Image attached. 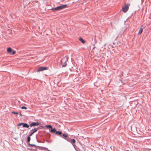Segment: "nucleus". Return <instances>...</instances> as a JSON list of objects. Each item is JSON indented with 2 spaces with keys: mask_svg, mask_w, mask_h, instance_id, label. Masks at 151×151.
<instances>
[{
  "mask_svg": "<svg viewBox=\"0 0 151 151\" xmlns=\"http://www.w3.org/2000/svg\"><path fill=\"white\" fill-rule=\"evenodd\" d=\"M70 142L73 145V146L76 149L75 145H74V144H75L76 143V141L75 139H72L70 141Z\"/></svg>",
  "mask_w": 151,
  "mask_h": 151,
  "instance_id": "6",
  "label": "nucleus"
},
{
  "mask_svg": "<svg viewBox=\"0 0 151 151\" xmlns=\"http://www.w3.org/2000/svg\"><path fill=\"white\" fill-rule=\"evenodd\" d=\"M52 11H56V10H60L59 6H58L55 8H52L51 9Z\"/></svg>",
  "mask_w": 151,
  "mask_h": 151,
  "instance_id": "8",
  "label": "nucleus"
},
{
  "mask_svg": "<svg viewBox=\"0 0 151 151\" xmlns=\"http://www.w3.org/2000/svg\"><path fill=\"white\" fill-rule=\"evenodd\" d=\"M56 131V129L55 128H52H52H51V129L50 131V132L52 133H55Z\"/></svg>",
  "mask_w": 151,
  "mask_h": 151,
  "instance_id": "11",
  "label": "nucleus"
},
{
  "mask_svg": "<svg viewBox=\"0 0 151 151\" xmlns=\"http://www.w3.org/2000/svg\"><path fill=\"white\" fill-rule=\"evenodd\" d=\"M62 138L65 139L68 137V135L65 134H63L62 135L60 136Z\"/></svg>",
  "mask_w": 151,
  "mask_h": 151,
  "instance_id": "10",
  "label": "nucleus"
},
{
  "mask_svg": "<svg viewBox=\"0 0 151 151\" xmlns=\"http://www.w3.org/2000/svg\"><path fill=\"white\" fill-rule=\"evenodd\" d=\"M66 139V140H67L69 142H70V140H69V138H66V139Z\"/></svg>",
  "mask_w": 151,
  "mask_h": 151,
  "instance_id": "27",
  "label": "nucleus"
},
{
  "mask_svg": "<svg viewBox=\"0 0 151 151\" xmlns=\"http://www.w3.org/2000/svg\"><path fill=\"white\" fill-rule=\"evenodd\" d=\"M21 109H27V108L25 106H22L21 107Z\"/></svg>",
  "mask_w": 151,
  "mask_h": 151,
  "instance_id": "24",
  "label": "nucleus"
},
{
  "mask_svg": "<svg viewBox=\"0 0 151 151\" xmlns=\"http://www.w3.org/2000/svg\"><path fill=\"white\" fill-rule=\"evenodd\" d=\"M79 40L83 44L85 43V41L81 37H80Z\"/></svg>",
  "mask_w": 151,
  "mask_h": 151,
  "instance_id": "15",
  "label": "nucleus"
},
{
  "mask_svg": "<svg viewBox=\"0 0 151 151\" xmlns=\"http://www.w3.org/2000/svg\"><path fill=\"white\" fill-rule=\"evenodd\" d=\"M143 0H141V3H142L143 2Z\"/></svg>",
  "mask_w": 151,
  "mask_h": 151,
  "instance_id": "33",
  "label": "nucleus"
},
{
  "mask_svg": "<svg viewBox=\"0 0 151 151\" xmlns=\"http://www.w3.org/2000/svg\"><path fill=\"white\" fill-rule=\"evenodd\" d=\"M143 31V29L142 28H140L138 34H140L142 33Z\"/></svg>",
  "mask_w": 151,
  "mask_h": 151,
  "instance_id": "18",
  "label": "nucleus"
},
{
  "mask_svg": "<svg viewBox=\"0 0 151 151\" xmlns=\"http://www.w3.org/2000/svg\"><path fill=\"white\" fill-rule=\"evenodd\" d=\"M130 4L129 3H127L124 5V6L122 7V10L124 13L126 12L128 10L129 6Z\"/></svg>",
  "mask_w": 151,
  "mask_h": 151,
  "instance_id": "2",
  "label": "nucleus"
},
{
  "mask_svg": "<svg viewBox=\"0 0 151 151\" xmlns=\"http://www.w3.org/2000/svg\"><path fill=\"white\" fill-rule=\"evenodd\" d=\"M68 61L67 58H66L65 57L62 58L60 60V63L61 64H63L62 67H65L67 65V64L66 62Z\"/></svg>",
  "mask_w": 151,
  "mask_h": 151,
  "instance_id": "1",
  "label": "nucleus"
},
{
  "mask_svg": "<svg viewBox=\"0 0 151 151\" xmlns=\"http://www.w3.org/2000/svg\"><path fill=\"white\" fill-rule=\"evenodd\" d=\"M44 142H41V143H44Z\"/></svg>",
  "mask_w": 151,
  "mask_h": 151,
  "instance_id": "35",
  "label": "nucleus"
},
{
  "mask_svg": "<svg viewBox=\"0 0 151 151\" xmlns=\"http://www.w3.org/2000/svg\"><path fill=\"white\" fill-rule=\"evenodd\" d=\"M36 132V129H35V128L32 129L30 131V134H29V136H32V135Z\"/></svg>",
  "mask_w": 151,
  "mask_h": 151,
  "instance_id": "5",
  "label": "nucleus"
},
{
  "mask_svg": "<svg viewBox=\"0 0 151 151\" xmlns=\"http://www.w3.org/2000/svg\"><path fill=\"white\" fill-rule=\"evenodd\" d=\"M12 113L13 114H19V113L17 112H16L14 111H12Z\"/></svg>",
  "mask_w": 151,
  "mask_h": 151,
  "instance_id": "22",
  "label": "nucleus"
},
{
  "mask_svg": "<svg viewBox=\"0 0 151 151\" xmlns=\"http://www.w3.org/2000/svg\"><path fill=\"white\" fill-rule=\"evenodd\" d=\"M48 68L46 67H40L37 70V72L41 71H44L45 70H47L48 69Z\"/></svg>",
  "mask_w": 151,
  "mask_h": 151,
  "instance_id": "4",
  "label": "nucleus"
},
{
  "mask_svg": "<svg viewBox=\"0 0 151 151\" xmlns=\"http://www.w3.org/2000/svg\"><path fill=\"white\" fill-rule=\"evenodd\" d=\"M29 126H30L29 124V125L27 123H24L22 127L29 128Z\"/></svg>",
  "mask_w": 151,
  "mask_h": 151,
  "instance_id": "9",
  "label": "nucleus"
},
{
  "mask_svg": "<svg viewBox=\"0 0 151 151\" xmlns=\"http://www.w3.org/2000/svg\"><path fill=\"white\" fill-rule=\"evenodd\" d=\"M94 48H95V47H94L93 48V49H92V50H93Z\"/></svg>",
  "mask_w": 151,
  "mask_h": 151,
  "instance_id": "34",
  "label": "nucleus"
},
{
  "mask_svg": "<svg viewBox=\"0 0 151 151\" xmlns=\"http://www.w3.org/2000/svg\"><path fill=\"white\" fill-rule=\"evenodd\" d=\"M46 141L48 143H50V141H49L48 140H46Z\"/></svg>",
  "mask_w": 151,
  "mask_h": 151,
  "instance_id": "30",
  "label": "nucleus"
},
{
  "mask_svg": "<svg viewBox=\"0 0 151 151\" xmlns=\"http://www.w3.org/2000/svg\"><path fill=\"white\" fill-rule=\"evenodd\" d=\"M12 50V48L10 47H8L7 48V52L10 53V54H11Z\"/></svg>",
  "mask_w": 151,
  "mask_h": 151,
  "instance_id": "14",
  "label": "nucleus"
},
{
  "mask_svg": "<svg viewBox=\"0 0 151 151\" xmlns=\"http://www.w3.org/2000/svg\"><path fill=\"white\" fill-rule=\"evenodd\" d=\"M45 127L47 128H50V129H51V128H52V126L50 125H46Z\"/></svg>",
  "mask_w": 151,
  "mask_h": 151,
  "instance_id": "19",
  "label": "nucleus"
},
{
  "mask_svg": "<svg viewBox=\"0 0 151 151\" xmlns=\"http://www.w3.org/2000/svg\"><path fill=\"white\" fill-rule=\"evenodd\" d=\"M67 6V5L66 4H63L59 6L60 8V10L62 9H63L66 8Z\"/></svg>",
  "mask_w": 151,
  "mask_h": 151,
  "instance_id": "7",
  "label": "nucleus"
},
{
  "mask_svg": "<svg viewBox=\"0 0 151 151\" xmlns=\"http://www.w3.org/2000/svg\"><path fill=\"white\" fill-rule=\"evenodd\" d=\"M117 44L118 45H119L120 46V45H121V44L120 43V42H118L117 43Z\"/></svg>",
  "mask_w": 151,
  "mask_h": 151,
  "instance_id": "29",
  "label": "nucleus"
},
{
  "mask_svg": "<svg viewBox=\"0 0 151 151\" xmlns=\"http://www.w3.org/2000/svg\"><path fill=\"white\" fill-rule=\"evenodd\" d=\"M48 151H51L50 150H48Z\"/></svg>",
  "mask_w": 151,
  "mask_h": 151,
  "instance_id": "36",
  "label": "nucleus"
},
{
  "mask_svg": "<svg viewBox=\"0 0 151 151\" xmlns=\"http://www.w3.org/2000/svg\"><path fill=\"white\" fill-rule=\"evenodd\" d=\"M55 134L56 135H59L60 136V135H62V132L61 131H56Z\"/></svg>",
  "mask_w": 151,
  "mask_h": 151,
  "instance_id": "12",
  "label": "nucleus"
},
{
  "mask_svg": "<svg viewBox=\"0 0 151 151\" xmlns=\"http://www.w3.org/2000/svg\"><path fill=\"white\" fill-rule=\"evenodd\" d=\"M37 147L39 148V149L41 150H43V147L37 146Z\"/></svg>",
  "mask_w": 151,
  "mask_h": 151,
  "instance_id": "21",
  "label": "nucleus"
},
{
  "mask_svg": "<svg viewBox=\"0 0 151 151\" xmlns=\"http://www.w3.org/2000/svg\"><path fill=\"white\" fill-rule=\"evenodd\" d=\"M50 134L48 133H47L46 134V137L47 138H50Z\"/></svg>",
  "mask_w": 151,
  "mask_h": 151,
  "instance_id": "17",
  "label": "nucleus"
},
{
  "mask_svg": "<svg viewBox=\"0 0 151 151\" xmlns=\"http://www.w3.org/2000/svg\"><path fill=\"white\" fill-rule=\"evenodd\" d=\"M19 115H20V116H21L22 115V114H21V113H20L19 114Z\"/></svg>",
  "mask_w": 151,
  "mask_h": 151,
  "instance_id": "32",
  "label": "nucleus"
},
{
  "mask_svg": "<svg viewBox=\"0 0 151 151\" xmlns=\"http://www.w3.org/2000/svg\"><path fill=\"white\" fill-rule=\"evenodd\" d=\"M31 136H29H29L27 137V144H28L29 143L30 141L31 140V138L30 137Z\"/></svg>",
  "mask_w": 151,
  "mask_h": 151,
  "instance_id": "13",
  "label": "nucleus"
},
{
  "mask_svg": "<svg viewBox=\"0 0 151 151\" xmlns=\"http://www.w3.org/2000/svg\"><path fill=\"white\" fill-rule=\"evenodd\" d=\"M23 122H21L17 124L18 126H21L22 125L23 126Z\"/></svg>",
  "mask_w": 151,
  "mask_h": 151,
  "instance_id": "23",
  "label": "nucleus"
},
{
  "mask_svg": "<svg viewBox=\"0 0 151 151\" xmlns=\"http://www.w3.org/2000/svg\"><path fill=\"white\" fill-rule=\"evenodd\" d=\"M36 139H37V142H39V143H40V142H40V141H39V140H38L37 139V136H36Z\"/></svg>",
  "mask_w": 151,
  "mask_h": 151,
  "instance_id": "28",
  "label": "nucleus"
},
{
  "mask_svg": "<svg viewBox=\"0 0 151 151\" xmlns=\"http://www.w3.org/2000/svg\"><path fill=\"white\" fill-rule=\"evenodd\" d=\"M16 53V51L13 50V51L12 50V52L11 53V54H12V55H14Z\"/></svg>",
  "mask_w": 151,
  "mask_h": 151,
  "instance_id": "25",
  "label": "nucleus"
},
{
  "mask_svg": "<svg viewBox=\"0 0 151 151\" xmlns=\"http://www.w3.org/2000/svg\"><path fill=\"white\" fill-rule=\"evenodd\" d=\"M40 124V123L38 122H32V123L29 124L30 126L31 127L37 126Z\"/></svg>",
  "mask_w": 151,
  "mask_h": 151,
  "instance_id": "3",
  "label": "nucleus"
},
{
  "mask_svg": "<svg viewBox=\"0 0 151 151\" xmlns=\"http://www.w3.org/2000/svg\"><path fill=\"white\" fill-rule=\"evenodd\" d=\"M28 145L29 147H37V146L34 144H30L29 143L28 144Z\"/></svg>",
  "mask_w": 151,
  "mask_h": 151,
  "instance_id": "16",
  "label": "nucleus"
},
{
  "mask_svg": "<svg viewBox=\"0 0 151 151\" xmlns=\"http://www.w3.org/2000/svg\"><path fill=\"white\" fill-rule=\"evenodd\" d=\"M43 150H47V151H48V150H48V149L47 147H43Z\"/></svg>",
  "mask_w": 151,
  "mask_h": 151,
  "instance_id": "26",
  "label": "nucleus"
},
{
  "mask_svg": "<svg viewBox=\"0 0 151 151\" xmlns=\"http://www.w3.org/2000/svg\"><path fill=\"white\" fill-rule=\"evenodd\" d=\"M43 127L41 126L40 127H38L37 128H34L35 129H36V131H37L38 130L41 129V128Z\"/></svg>",
  "mask_w": 151,
  "mask_h": 151,
  "instance_id": "20",
  "label": "nucleus"
},
{
  "mask_svg": "<svg viewBox=\"0 0 151 151\" xmlns=\"http://www.w3.org/2000/svg\"><path fill=\"white\" fill-rule=\"evenodd\" d=\"M33 150H34V151H36L37 150L36 149H33Z\"/></svg>",
  "mask_w": 151,
  "mask_h": 151,
  "instance_id": "31",
  "label": "nucleus"
}]
</instances>
